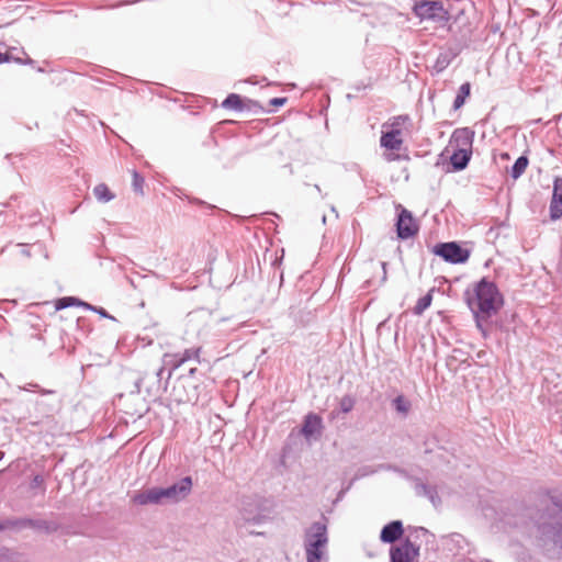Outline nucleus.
I'll return each mask as SVG.
<instances>
[{"label":"nucleus","instance_id":"nucleus-1","mask_svg":"<svg viewBox=\"0 0 562 562\" xmlns=\"http://www.w3.org/2000/svg\"><path fill=\"white\" fill-rule=\"evenodd\" d=\"M553 512H543L537 518L531 517L537 538L543 550L562 557V492L553 491L548 495Z\"/></svg>","mask_w":562,"mask_h":562},{"label":"nucleus","instance_id":"nucleus-2","mask_svg":"<svg viewBox=\"0 0 562 562\" xmlns=\"http://www.w3.org/2000/svg\"><path fill=\"white\" fill-rule=\"evenodd\" d=\"M328 542V529L325 521H315L305 528L303 548L306 562H327Z\"/></svg>","mask_w":562,"mask_h":562},{"label":"nucleus","instance_id":"nucleus-3","mask_svg":"<svg viewBox=\"0 0 562 562\" xmlns=\"http://www.w3.org/2000/svg\"><path fill=\"white\" fill-rule=\"evenodd\" d=\"M472 311L483 316H492L503 305V296L494 282L482 279L475 286V296L469 300Z\"/></svg>","mask_w":562,"mask_h":562},{"label":"nucleus","instance_id":"nucleus-4","mask_svg":"<svg viewBox=\"0 0 562 562\" xmlns=\"http://www.w3.org/2000/svg\"><path fill=\"white\" fill-rule=\"evenodd\" d=\"M412 13L420 22L430 21L440 26L447 25L451 20L441 0H416L412 7Z\"/></svg>","mask_w":562,"mask_h":562},{"label":"nucleus","instance_id":"nucleus-5","mask_svg":"<svg viewBox=\"0 0 562 562\" xmlns=\"http://www.w3.org/2000/svg\"><path fill=\"white\" fill-rule=\"evenodd\" d=\"M413 130V120L408 114L390 117L381 126L379 140H403L401 137L409 136Z\"/></svg>","mask_w":562,"mask_h":562},{"label":"nucleus","instance_id":"nucleus-6","mask_svg":"<svg viewBox=\"0 0 562 562\" xmlns=\"http://www.w3.org/2000/svg\"><path fill=\"white\" fill-rule=\"evenodd\" d=\"M465 146L462 148H458V143H449V145L441 153V157L445 159H449L452 171L463 170L472 156V144L473 143H463Z\"/></svg>","mask_w":562,"mask_h":562},{"label":"nucleus","instance_id":"nucleus-7","mask_svg":"<svg viewBox=\"0 0 562 562\" xmlns=\"http://www.w3.org/2000/svg\"><path fill=\"white\" fill-rule=\"evenodd\" d=\"M137 505H165L177 504L167 487H150L133 496Z\"/></svg>","mask_w":562,"mask_h":562},{"label":"nucleus","instance_id":"nucleus-8","mask_svg":"<svg viewBox=\"0 0 562 562\" xmlns=\"http://www.w3.org/2000/svg\"><path fill=\"white\" fill-rule=\"evenodd\" d=\"M211 136L213 140H218L223 138L224 140H231L234 138L237 139H245L248 138V134L246 131V127L241 125L240 123L236 121H222L217 123L212 130H211Z\"/></svg>","mask_w":562,"mask_h":562},{"label":"nucleus","instance_id":"nucleus-9","mask_svg":"<svg viewBox=\"0 0 562 562\" xmlns=\"http://www.w3.org/2000/svg\"><path fill=\"white\" fill-rule=\"evenodd\" d=\"M432 251L450 263H463L470 257V251L462 248L456 241L439 243L434 247Z\"/></svg>","mask_w":562,"mask_h":562},{"label":"nucleus","instance_id":"nucleus-10","mask_svg":"<svg viewBox=\"0 0 562 562\" xmlns=\"http://www.w3.org/2000/svg\"><path fill=\"white\" fill-rule=\"evenodd\" d=\"M400 211L395 223L396 234L400 239H408L418 233V224L413 217L411 211L406 210L402 205L397 206Z\"/></svg>","mask_w":562,"mask_h":562},{"label":"nucleus","instance_id":"nucleus-11","mask_svg":"<svg viewBox=\"0 0 562 562\" xmlns=\"http://www.w3.org/2000/svg\"><path fill=\"white\" fill-rule=\"evenodd\" d=\"M221 106L226 110H233L236 112H259L262 111V106L258 101L245 98L238 93H229L223 100Z\"/></svg>","mask_w":562,"mask_h":562},{"label":"nucleus","instance_id":"nucleus-12","mask_svg":"<svg viewBox=\"0 0 562 562\" xmlns=\"http://www.w3.org/2000/svg\"><path fill=\"white\" fill-rule=\"evenodd\" d=\"M419 557V546L406 538L401 544L390 549L391 562H415Z\"/></svg>","mask_w":562,"mask_h":562},{"label":"nucleus","instance_id":"nucleus-13","mask_svg":"<svg viewBox=\"0 0 562 562\" xmlns=\"http://www.w3.org/2000/svg\"><path fill=\"white\" fill-rule=\"evenodd\" d=\"M15 522V529L18 530L24 528H32L36 530H42L46 533H53L57 531L59 528L57 522L45 519L16 518Z\"/></svg>","mask_w":562,"mask_h":562},{"label":"nucleus","instance_id":"nucleus-14","mask_svg":"<svg viewBox=\"0 0 562 562\" xmlns=\"http://www.w3.org/2000/svg\"><path fill=\"white\" fill-rule=\"evenodd\" d=\"M193 486L192 477L184 476L180 481L175 484L168 486L171 496L175 498L176 503H180L184 501L191 493Z\"/></svg>","mask_w":562,"mask_h":562},{"label":"nucleus","instance_id":"nucleus-15","mask_svg":"<svg viewBox=\"0 0 562 562\" xmlns=\"http://www.w3.org/2000/svg\"><path fill=\"white\" fill-rule=\"evenodd\" d=\"M404 533L403 524L401 520H393L386 524L380 533V540L384 543H394Z\"/></svg>","mask_w":562,"mask_h":562},{"label":"nucleus","instance_id":"nucleus-16","mask_svg":"<svg viewBox=\"0 0 562 562\" xmlns=\"http://www.w3.org/2000/svg\"><path fill=\"white\" fill-rule=\"evenodd\" d=\"M323 422L321 416L317 414L310 413L305 416L304 423L302 426V435L310 439L315 435L319 436L322 434Z\"/></svg>","mask_w":562,"mask_h":562},{"label":"nucleus","instance_id":"nucleus-17","mask_svg":"<svg viewBox=\"0 0 562 562\" xmlns=\"http://www.w3.org/2000/svg\"><path fill=\"white\" fill-rule=\"evenodd\" d=\"M562 216V179L554 180L552 200L550 203V217L558 220Z\"/></svg>","mask_w":562,"mask_h":562},{"label":"nucleus","instance_id":"nucleus-18","mask_svg":"<svg viewBox=\"0 0 562 562\" xmlns=\"http://www.w3.org/2000/svg\"><path fill=\"white\" fill-rule=\"evenodd\" d=\"M459 54L460 50L458 48H448L440 52L432 66L434 72L436 75L443 72Z\"/></svg>","mask_w":562,"mask_h":562},{"label":"nucleus","instance_id":"nucleus-19","mask_svg":"<svg viewBox=\"0 0 562 562\" xmlns=\"http://www.w3.org/2000/svg\"><path fill=\"white\" fill-rule=\"evenodd\" d=\"M415 492L418 496L427 497L435 507L439 506L441 503L436 488L423 482L416 483Z\"/></svg>","mask_w":562,"mask_h":562},{"label":"nucleus","instance_id":"nucleus-20","mask_svg":"<svg viewBox=\"0 0 562 562\" xmlns=\"http://www.w3.org/2000/svg\"><path fill=\"white\" fill-rule=\"evenodd\" d=\"M403 143H381L383 147V157L387 161L401 159L404 155L401 154Z\"/></svg>","mask_w":562,"mask_h":562},{"label":"nucleus","instance_id":"nucleus-21","mask_svg":"<svg viewBox=\"0 0 562 562\" xmlns=\"http://www.w3.org/2000/svg\"><path fill=\"white\" fill-rule=\"evenodd\" d=\"M69 306H82L87 310H95V307L92 306L91 304L82 302L79 299L74 297V296H65V297L58 299L55 304L56 310H63V308H66Z\"/></svg>","mask_w":562,"mask_h":562},{"label":"nucleus","instance_id":"nucleus-22","mask_svg":"<svg viewBox=\"0 0 562 562\" xmlns=\"http://www.w3.org/2000/svg\"><path fill=\"white\" fill-rule=\"evenodd\" d=\"M471 94V83L469 81H465L463 82L458 91H457V95L453 100V109L454 110H459L460 108H462L467 101V99L470 97Z\"/></svg>","mask_w":562,"mask_h":562},{"label":"nucleus","instance_id":"nucleus-23","mask_svg":"<svg viewBox=\"0 0 562 562\" xmlns=\"http://www.w3.org/2000/svg\"><path fill=\"white\" fill-rule=\"evenodd\" d=\"M475 131L470 127L454 128L448 140L469 142L474 140Z\"/></svg>","mask_w":562,"mask_h":562},{"label":"nucleus","instance_id":"nucleus-24","mask_svg":"<svg viewBox=\"0 0 562 562\" xmlns=\"http://www.w3.org/2000/svg\"><path fill=\"white\" fill-rule=\"evenodd\" d=\"M392 406L398 414L405 417L412 408V403L404 395L400 394L392 401Z\"/></svg>","mask_w":562,"mask_h":562},{"label":"nucleus","instance_id":"nucleus-25","mask_svg":"<svg viewBox=\"0 0 562 562\" xmlns=\"http://www.w3.org/2000/svg\"><path fill=\"white\" fill-rule=\"evenodd\" d=\"M93 194H94V196L97 198L98 201L103 202V203L110 202L115 196L110 191L108 186L104 184V183H100V184L95 186L94 189H93Z\"/></svg>","mask_w":562,"mask_h":562},{"label":"nucleus","instance_id":"nucleus-26","mask_svg":"<svg viewBox=\"0 0 562 562\" xmlns=\"http://www.w3.org/2000/svg\"><path fill=\"white\" fill-rule=\"evenodd\" d=\"M527 166H528L527 156L522 155V156L518 157L510 169V177L514 180L518 179L525 172Z\"/></svg>","mask_w":562,"mask_h":562},{"label":"nucleus","instance_id":"nucleus-27","mask_svg":"<svg viewBox=\"0 0 562 562\" xmlns=\"http://www.w3.org/2000/svg\"><path fill=\"white\" fill-rule=\"evenodd\" d=\"M432 296L430 293L418 299L416 305L414 306V314L422 315L431 304Z\"/></svg>","mask_w":562,"mask_h":562},{"label":"nucleus","instance_id":"nucleus-28","mask_svg":"<svg viewBox=\"0 0 562 562\" xmlns=\"http://www.w3.org/2000/svg\"><path fill=\"white\" fill-rule=\"evenodd\" d=\"M132 177H133L132 187H133L134 192L139 195H143L144 194V184H145L144 177L140 176L136 170L132 171Z\"/></svg>","mask_w":562,"mask_h":562},{"label":"nucleus","instance_id":"nucleus-29","mask_svg":"<svg viewBox=\"0 0 562 562\" xmlns=\"http://www.w3.org/2000/svg\"><path fill=\"white\" fill-rule=\"evenodd\" d=\"M355 404L356 400L351 395H345L339 401V411L347 414L353 409Z\"/></svg>","mask_w":562,"mask_h":562},{"label":"nucleus","instance_id":"nucleus-30","mask_svg":"<svg viewBox=\"0 0 562 562\" xmlns=\"http://www.w3.org/2000/svg\"><path fill=\"white\" fill-rule=\"evenodd\" d=\"M200 352H201V348L198 347V348H189V349H186L183 352L180 353V356L182 357V361L187 362L189 360H196L198 362H200Z\"/></svg>","mask_w":562,"mask_h":562},{"label":"nucleus","instance_id":"nucleus-31","mask_svg":"<svg viewBox=\"0 0 562 562\" xmlns=\"http://www.w3.org/2000/svg\"><path fill=\"white\" fill-rule=\"evenodd\" d=\"M167 358H170L171 363V370L168 373V378H170L172 371L180 368L184 363V361H182V357L180 356V353L165 355V359Z\"/></svg>","mask_w":562,"mask_h":562},{"label":"nucleus","instance_id":"nucleus-32","mask_svg":"<svg viewBox=\"0 0 562 562\" xmlns=\"http://www.w3.org/2000/svg\"><path fill=\"white\" fill-rule=\"evenodd\" d=\"M473 313L475 316L477 329L481 331L482 336L486 338L488 336V333L483 322L490 318L491 316H483L482 314H477V311H473Z\"/></svg>","mask_w":562,"mask_h":562},{"label":"nucleus","instance_id":"nucleus-33","mask_svg":"<svg viewBox=\"0 0 562 562\" xmlns=\"http://www.w3.org/2000/svg\"><path fill=\"white\" fill-rule=\"evenodd\" d=\"M288 101L285 97H276L269 100V105L273 109L284 105Z\"/></svg>","mask_w":562,"mask_h":562},{"label":"nucleus","instance_id":"nucleus-34","mask_svg":"<svg viewBox=\"0 0 562 562\" xmlns=\"http://www.w3.org/2000/svg\"><path fill=\"white\" fill-rule=\"evenodd\" d=\"M43 486H44V477L40 474L35 475L31 481L30 487L32 490H35V488H43Z\"/></svg>","mask_w":562,"mask_h":562},{"label":"nucleus","instance_id":"nucleus-35","mask_svg":"<svg viewBox=\"0 0 562 562\" xmlns=\"http://www.w3.org/2000/svg\"><path fill=\"white\" fill-rule=\"evenodd\" d=\"M12 552L7 548L0 547V562H11Z\"/></svg>","mask_w":562,"mask_h":562},{"label":"nucleus","instance_id":"nucleus-36","mask_svg":"<svg viewBox=\"0 0 562 562\" xmlns=\"http://www.w3.org/2000/svg\"><path fill=\"white\" fill-rule=\"evenodd\" d=\"M15 519H5L0 521V531L4 529H15Z\"/></svg>","mask_w":562,"mask_h":562},{"label":"nucleus","instance_id":"nucleus-37","mask_svg":"<svg viewBox=\"0 0 562 562\" xmlns=\"http://www.w3.org/2000/svg\"><path fill=\"white\" fill-rule=\"evenodd\" d=\"M14 58L9 52H0V65L9 61H14Z\"/></svg>","mask_w":562,"mask_h":562},{"label":"nucleus","instance_id":"nucleus-38","mask_svg":"<svg viewBox=\"0 0 562 562\" xmlns=\"http://www.w3.org/2000/svg\"><path fill=\"white\" fill-rule=\"evenodd\" d=\"M14 63H18V64H21V65H30V66H33L35 64V60L32 59L31 57H26V58H19V57H15L14 58Z\"/></svg>","mask_w":562,"mask_h":562},{"label":"nucleus","instance_id":"nucleus-39","mask_svg":"<svg viewBox=\"0 0 562 562\" xmlns=\"http://www.w3.org/2000/svg\"><path fill=\"white\" fill-rule=\"evenodd\" d=\"M94 307H95V310H92V311H93V312H97V313H98V314H100L102 317H106V318L114 319V317H113V316H111V315H109V314H108V312H106L104 308H102V307H97V306H94Z\"/></svg>","mask_w":562,"mask_h":562},{"label":"nucleus","instance_id":"nucleus-40","mask_svg":"<svg viewBox=\"0 0 562 562\" xmlns=\"http://www.w3.org/2000/svg\"><path fill=\"white\" fill-rule=\"evenodd\" d=\"M247 521H252L254 524H260L262 521L261 517H254L252 519L245 518Z\"/></svg>","mask_w":562,"mask_h":562},{"label":"nucleus","instance_id":"nucleus-41","mask_svg":"<svg viewBox=\"0 0 562 562\" xmlns=\"http://www.w3.org/2000/svg\"><path fill=\"white\" fill-rule=\"evenodd\" d=\"M382 269H383V281L386 280V262H381Z\"/></svg>","mask_w":562,"mask_h":562},{"label":"nucleus","instance_id":"nucleus-42","mask_svg":"<svg viewBox=\"0 0 562 562\" xmlns=\"http://www.w3.org/2000/svg\"><path fill=\"white\" fill-rule=\"evenodd\" d=\"M164 370H165V368H164V367H160V368L157 370L156 375H157V378H158V379H161V375H162V373H164Z\"/></svg>","mask_w":562,"mask_h":562},{"label":"nucleus","instance_id":"nucleus-43","mask_svg":"<svg viewBox=\"0 0 562 562\" xmlns=\"http://www.w3.org/2000/svg\"><path fill=\"white\" fill-rule=\"evenodd\" d=\"M40 392L42 394H52V393H54V391H52V390H44V389L40 390Z\"/></svg>","mask_w":562,"mask_h":562},{"label":"nucleus","instance_id":"nucleus-44","mask_svg":"<svg viewBox=\"0 0 562 562\" xmlns=\"http://www.w3.org/2000/svg\"><path fill=\"white\" fill-rule=\"evenodd\" d=\"M530 134L533 138L540 137L538 134H535V130H530Z\"/></svg>","mask_w":562,"mask_h":562},{"label":"nucleus","instance_id":"nucleus-45","mask_svg":"<svg viewBox=\"0 0 562 562\" xmlns=\"http://www.w3.org/2000/svg\"><path fill=\"white\" fill-rule=\"evenodd\" d=\"M195 371H196V369H195V368H192V369L189 371L190 375H193V374L195 373Z\"/></svg>","mask_w":562,"mask_h":562},{"label":"nucleus","instance_id":"nucleus-46","mask_svg":"<svg viewBox=\"0 0 562 562\" xmlns=\"http://www.w3.org/2000/svg\"><path fill=\"white\" fill-rule=\"evenodd\" d=\"M539 122H540V120L533 121V122H530L529 125L538 124Z\"/></svg>","mask_w":562,"mask_h":562},{"label":"nucleus","instance_id":"nucleus-47","mask_svg":"<svg viewBox=\"0 0 562 562\" xmlns=\"http://www.w3.org/2000/svg\"><path fill=\"white\" fill-rule=\"evenodd\" d=\"M37 71H38V72H44L45 70H44V68L38 67V68H37Z\"/></svg>","mask_w":562,"mask_h":562},{"label":"nucleus","instance_id":"nucleus-48","mask_svg":"<svg viewBox=\"0 0 562 562\" xmlns=\"http://www.w3.org/2000/svg\"><path fill=\"white\" fill-rule=\"evenodd\" d=\"M443 136H445V132H440L438 137L442 138Z\"/></svg>","mask_w":562,"mask_h":562},{"label":"nucleus","instance_id":"nucleus-49","mask_svg":"<svg viewBox=\"0 0 562 562\" xmlns=\"http://www.w3.org/2000/svg\"><path fill=\"white\" fill-rule=\"evenodd\" d=\"M521 137H522L524 140H527V136H526L525 133L521 134Z\"/></svg>","mask_w":562,"mask_h":562},{"label":"nucleus","instance_id":"nucleus-50","mask_svg":"<svg viewBox=\"0 0 562 562\" xmlns=\"http://www.w3.org/2000/svg\"><path fill=\"white\" fill-rule=\"evenodd\" d=\"M315 189L321 192V188L318 187V184H315Z\"/></svg>","mask_w":562,"mask_h":562},{"label":"nucleus","instance_id":"nucleus-51","mask_svg":"<svg viewBox=\"0 0 562 562\" xmlns=\"http://www.w3.org/2000/svg\"><path fill=\"white\" fill-rule=\"evenodd\" d=\"M330 417H331V418H335V412H331V413H330Z\"/></svg>","mask_w":562,"mask_h":562},{"label":"nucleus","instance_id":"nucleus-52","mask_svg":"<svg viewBox=\"0 0 562 562\" xmlns=\"http://www.w3.org/2000/svg\"><path fill=\"white\" fill-rule=\"evenodd\" d=\"M32 387H38L37 384H30Z\"/></svg>","mask_w":562,"mask_h":562},{"label":"nucleus","instance_id":"nucleus-53","mask_svg":"<svg viewBox=\"0 0 562 562\" xmlns=\"http://www.w3.org/2000/svg\"><path fill=\"white\" fill-rule=\"evenodd\" d=\"M420 531H423L425 533L427 532V530L425 528H420Z\"/></svg>","mask_w":562,"mask_h":562},{"label":"nucleus","instance_id":"nucleus-54","mask_svg":"<svg viewBox=\"0 0 562 562\" xmlns=\"http://www.w3.org/2000/svg\"><path fill=\"white\" fill-rule=\"evenodd\" d=\"M0 456H2V453L0 452Z\"/></svg>","mask_w":562,"mask_h":562},{"label":"nucleus","instance_id":"nucleus-55","mask_svg":"<svg viewBox=\"0 0 562 562\" xmlns=\"http://www.w3.org/2000/svg\"><path fill=\"white\" fill-rule=\"evenodd\" d=\"M0 456H2V453L0 452Z\"/></svg>","mask_w":562,"mask_h":562}]
</instances>
